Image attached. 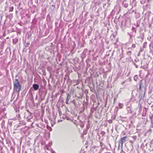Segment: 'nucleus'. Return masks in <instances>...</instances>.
I'll return each instance as SVG.
<instances>
[{
  "label": "nucleus",
  "instance_id": "obj_26",
  "mask_svg": "<svg viewBox=\"0 0 153 153\" xmlns=\"http://www.w3.org/2000/svg\"><path fill=\"white\" fill-rule=\"evenodd\" d=\"M8 37H7V39H8Z\"/></svg>",
  "mask_w": 153,
  "mask_h": 153
},
{
  "label": "nucleus",
  "instance_id": "obj_25",
  "mask_svg": "<svg viewBox=\"0 0 153 153\" xmlns=\"http://www.w3.org/2000/svg\"><path fill=\"white\" fill-rule=\"evenodd\" d=\"M27 44H29V43H27Z\"/></svg>",
  "mask_w": 153,
  "mask_h": 153
},
{
  "label": "nucleus",
  "instance_id": "obj_17",
  "mask_svg": "<svg viewBox=\"0 0 153 153\" xmlns=\"http://www.w3.org/2000/svg\"><path fill=\"white\" fill-rule=\"evenodd\" d=\"M147 44V42H145L144 43V44L143 45V47L144 48H145V47L144 46V45H145V44Z\"/></svg>",
  "mask_w": 153,
  "mask_h": 153
},
{
  "label": "nucleus",
  "instance_id": "obj_28",
  "mask_svg": "<svg viewBox=\"0 0 153 153\" xmlns=\"http://www.w3.org/2000/svg\"><path fill=\"white\" fill-rule=\"evenodd\" d=\"M136 80V79H134L135 80Z\"/></svg>",
  "mask_w": 153,
  "mask_h": 153
},
{
  "label": "nucleus",
  "instance_id": "obj_4",
  "mask_svg": "<svg viewBox=\"0 0 153 153\" xmlns=\"http://www.w3.org/2000/svg\"><path fill=\"white\" fill-rule=\"evenodd\" d=\"M71 95L70 93H69L67 94V97L66 98V103L67 104H69L68 103V101L70 100L71 97Z\"/></svg>",
  "mask_w": 153,
  "mask_h": 153
},
{
  "label": "nucleus",
  "instance_id": "obj_15",
  "mask_svg": "<svg viewBox=\"0 0 153 153\" xmlns=\"http://www.w3.org/2000/svg\"><path fill=\"white\" fill-rule=\"evenodd\" d=\"M131 53V51H128L127 52V54H130Z\"/></svg>",
  "mask_w": 153,
  "mask_h": 153
},
{
  "label": "nucleus",
  "instance_id": "obj_1",
  "mask_svg": "<svg viewBox=\"0 0 153 153\" xmlns=\"http://www.w3.org/2000/svg\"><path fill=\"white\" fill-rule=\"evenodd\" d=\"M14 90L17 93H19L22 88V85L19 84V82L18 79H15V81L13 82Z\"/></svg>",
  "mask_w": 153,
  "mask_h": 153
},
{
  "label": "nucleus",
  "instance_id": "obj_14",
  "mask_svg": "<svg viewBox=\"0 0 153 153\" xmlns=\"http://www.w3.org/2000/svg\"><path fill=\"white\" fill-rule=\"evenodd\" d=\"M13 7H11V8L10 9V10H9V11H10V12L12 11H13Z\"/></svg>",
  "mask_w": 153,
  "mask_h": 153
},
{
  "label": "nucleus",
  "instance_id": "obj_29",
  "mask_svg": "<svg viewBox=\"0 0 153 153\" xmlns=\"http://www.w3.org/2000/svg\"><path fill=\"white\" fill-rule=\"evenodd\" d=\"M136 80V79H134L135 80Z\"/></svg>",
  "mask_w": 153,
  "mask_h": 153
},
{
  "label": "nucleus",
  "instance_id": "obj_12",
  "mask_svg": "<svg viewBox=\"0 0 153 153\" xmlns=\"http://www.w3.org/2000/svg\"><path fill=\"white\" fill-rule=\"evenodd\" d=\"M135 140H130L129 142L131 143H133L134 142Z\"/></svg>",
  "mask_w": 153,
  "mask_h": 153
},
{
  "label": "nucleus",
  "instance_id": "obj_3",
  "mask_svg": "<svg viewBox=\"0 0 153 153\" xmlns=\"http://www.w3.org/2000/svg\"><path fill=\"white\" fill-rule=\"evenodd\" d=\"M127 138V136H126L121 138L119 140V147L120 146H121L122 148H123V143H125L126 141V139Z\"/></svg>",
  "mask_w": 153,
  "mask_h": 153
},
{
  "label": "nucleus",
  "instance_id": "obj_20",
  "mask_svg": "<svg viewBox=\"0 0 153 153\" xmlns=\"http://www.w3.org/2000/svg\"><path fill=\"white\" fill-rule=\"evenodd\" d=\"M111 121H112L111 120H109V123H111Z\"/></svg>",
  "mask_w": 153,
  "mask_h": 153
},
{
  "label": "nucleus",
  "instance_id": "obj_22",
  "mask_svg": "<svg viewBox=\"0 0 153 153\" xmlns=\"http://www.w3.org/2000/svg\"><path fill=\"white\" fill-rule=\"evenodd\" d=\"M142 51V50H141H141H140V51Z\"/></svg>",
  "mask_w": 153,
  "mask_h": 153
},
{
  "label": "nucleus",
  "instance_id": "obj_23",
  "mask_svg": "<svg viewBox=\"0 0 153 153\" xmlns=\"http://www.w3.org/2000/svg\"><path fill=\"white\" fill-rule=\"evenodd\" d=\"M142 51V50H141H141H140V51Z\"/></svg>",
  "mask_w": 153,
  "mask_h": 153
},
{
  "label": "nucleus",
  "instance_id": "obj_24",
  "mask_svg": "<svg viewBox=\"0 0 153 153\" xmlns=\"http://www.w3.org/2000/svg\"><path fill=\"white\" fill-rule=\"evenodd\" d=\"M130 48H128V49H130Z\"/></svg>",
  "mask_w": 153,
  "mask_h": 153
},
{
  "label": "nucleus",
  "instance_id": "obj_7",
  "mask_svg": "<svg viewBox=\"0 0 153 153\" xmlns=\"http://www.w3.org/2000/svg\"><path fill=\"white\" fill-rule=\"evenodd\" d=\"M135 61L136 63H137V64L134 63V65L136 66V68H138L139 66L140 65V63H138V62H139L140 61L139 60H135Z\"/></svg>",
  "mask_w": 153,
  "mask_h": 153
},
{
  "label": "nucleus",
  "instance_id": "obj_8",
  "mask_svg": "<svg viewBox=\"0 0 153 153\" xmlns=\"http://www.w3.org/2000/svg\"><path fill=\"white\" fill-rule=\"evenodd\" d=\"M123 5L125 8H127L128 6V4L127 3L123 2Z\"/></svg>",
  "mask_w": 153,
  "mask_h": 153
},
{
  "label": "nucleus",
  "instance_id": "obj_13",
  "mask_svg": "<svg viewBox=\"0 0 153 153\" xmlns=\"http://www.w3.org/2000/svg\"><path fill=\"white\" fill-rule=\"evenodd\" d=\"M132 47L134 48L136 47V45L135 44H133L132 45Z\"/></svg>",
  "mask_w": 153,
  "mask_h": 153
},
{
  "label": "nucleus",
  "instance_id": "obj_19",
  "mask_svg": "<svg viewBox=\"0 0 153 153\" xmlns=\"http://www.w3.org/2000/svg\"><path fill=\"white\" fill-rule=\"evenodd\" d=\"M29 47V46L27 45H26L25 46L26 48H28Z\"/></svg>",
  "mask_w": 153,
  "mask_h": 153
},
{
  "label": "nucleus",
  "instance_id": "obj_6",
  "mask_svg": "<svg viewBox=\"0 0 153 153\" xmlns=\"http://www.w3.org/2000/svg\"><path fill=\"white\" fill-rule=\"evenodd\" d=\"M33 87L35 90H37L39 88V85L38 84H35L33 85Z\"/></svg>",
  "mask_w": 153,
  "mask_h": 153
},
{
  "label": "nucleus",
  "instance_id": "obj_21",
  "mask_svg": "<svg viewBox=\"0 0 153 153\" xmlns=\"http://www.w3.org/2000/svg\"><path fill=\"white\" fill-rule=\"evenodd\" d=\"M142 96H141V97L140 98V99H142Z\"/></svg>",
  "mask_w": 153,
  "mask_h": 153
},
{
  "label": "nucleus",
  "instance_id": "obj_2",
  "mask_svg": "<svg viewBox=\"0 0 153 153\" xmlns=\"http://www.w3.org/2000/svg\"><path fill=\"white\" fill-rule=\"evenodd\" d=\"M138 84L139 85V90L141 91L142 92L143 88L144 89L143 92L144 94L143 96H144L146 92V87L144 86V83L143 82L142 80H140Z\"/></svg>",
  "mask_w": 153,
  "mask_h": 153
},
{
  "label": "nucleus",
  "instance_id": "obj_16",
  "mask_svg": "<svg viewBox=\"0 0 153 153\" xmlns=\"http://www.w3.org/2000/svg\"><path fill=\"white\" fill-rule=\"evenodd\" d=\"M132 30H135V32L136 33V30H135V29L134 28V27H132Z\"/></svg>",
  "mask_w": 153,
  "mask_h": 153
},
{
  "label": "nucleus",
  "instance_id": "obj_10",
  "mask_svg": "<svg viewBox=\"0 0 153 153\" xmlns=\"http://www.w3.org/2000/svg\"><path fill=\"white\" fill-rule=\"evenodd\" d=\"M119 106L120 108H122L123 106V104H121L120 103H119Z\"/></svg>",
  "mask_w": 153,
  "mask_h": 153
},
{
  "label": "nucleus",
  "instance_id": "obj_18",
  "mask_svg": "<svg viewBox=\"0 0 153 153\" xmlns=\"http://www.w3.org/2000/svg\"><path fill=\"white\" fill-rule=\"evenodd\" d=\"M139 26V24H137V25H136V27H138Z\"/></svg>",
  "mask_w": 153,
  "mask_h": 153
},
{
  "label": "nucleus",
  "instance_id": "obj_9",
  "mask_svg": "<svg viewBox=\"0 0 153 153\" xmlns=\"http://www.w3.org/2000/svg\"><path fill=\"white\" fill-rule=\"evenodd\" d=\"M70 102H71L72 103H73L74 104V105H76V101H75V100L74 99V100H73L72 101H71Z\"/></svg>",
  "mask_w": 153,
  "mask_h": 153
},
{
  "label": "nucleus",
  "instance_id": "obj_27",
  "mask_svg": "<svg viewBox=\"0 0 153 153\" xmlns=\"http://www.w3.org/2000/svg\"><path fill=\"white\" fill-rule=\"evenodd\" d=\"M136 80V79H134L135 80Z\"/></svg>",
  "mask_w": 153,
  "mask_h": 153
},
{
  "label": "nucleus",
  "instance_id": "obj_5",
  "mask_svg": "<svg viewBox=\"0 0 153 153\" xmlns=\"http://www.w3.org/2000/svg\"><path fill=\"white\" fill-rule=\"evenodd\" d=\"M148 143H146L144 145V143H143L141 146V147L143 150H146L148 148Z\"/></svg>",
  "mask_w": 153,
  "mask_h": 153
},
{
  "label": "nucleus",
  "instance_id": "obj_11",
  "mask_svg": "<svg viewBox=\"0 0 153 153\" xmlns=\"http://www.w3.org/2000/svg\"><path fill=\"white\" fill-rule=\"evenodd\" d=\"M105 134V132L103 131H102L101 132V134L102 135H104Z\"/></svg>",
  "mask_w": 153,
  "mask_h": 153
}]
</instances>
